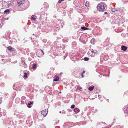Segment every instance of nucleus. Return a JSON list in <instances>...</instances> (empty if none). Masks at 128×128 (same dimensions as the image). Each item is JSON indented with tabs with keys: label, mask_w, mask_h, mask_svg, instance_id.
<instances>
[{
	"label": "nucleus",
	"mask_w": 128,
	"mask_h": 128,
	"mask_svg": "<svg viewBox=\"0 0 128 128\" xmlns=\"http://www.w3.org/2000/svg\"><path fill=\"white\" fill-rule=\"evenodd\" d=\"M97 8L99 11L102 12L104 11L105 9L104 5L103 4H99L98 5Z\"/></svg>",
	"instance_id": "obj_2"
},
{
	"label": "nucleus",
	"mask_w": 128,
	"mask_h": 128,
	"mask_svg": "<svg viewBox=\"0 0 128 128\" xmlns=\"http://www.w3.org/2000/svg\"><path fill=\"white\" fill-rule=\"evenodd\" d=\"M90 52L92 53L95 52H94V50H92L91 51H90L89 52Z\"/></svg>",
	"instance_id": "obj_18"
},
{
	"label": "nucleus",
	"mask_w": 128,
	"mask_h": 128,
	"mask_svg": "<svg viewBox=\"0 0 128 128\" xmlns=\"http://www.w3.org/2000/svg\"><path fill=\"white\" fill-rule=\"evenodd\" d=\"M94 88V86H90L88 88V90L90 91H92L93 90Z\"/></svg>",
	"instance_id": "obj_7"
},
{
	"label": "nucleus",
	"mask_w": 128,
	"mask_h": 128,
	"mask_svg": "<svg viewBox=\"0 0 128 128\" xmlns=\"http://www.w3.org/2000/svg\"><path fill=\"white\" fill-rule=\"evenodd\" d=\"M0 25H1L0 24Z\"/></svg>",
	"instance_id": "obj_33"
},
{
	"label": "nucleus",
	"mask_w": 128,
	"mask_h": 128,
	"mask_svg": "<svg viewBox=\"0 0 128 128\" xmlns=\"http://www.w3.org/2000/svg\"><path fill=\"white\" fill-rule=\"evenodd\" d=\"M31 18L34 20H35L36 18V17L34 15H32L31 17Z\"/></svg>",
	"instance_id": "obj_8"
},
{
	"label": "nucleus",
	"mask_w": 128,
	"mask_h": 128,
	"mask_svg": "<svg viewBox=\"0 0 128 128\" xmlns=\"http://www.w3.org/2000/svg\"><path fill=\"white\" fill-rule=\"evenodd\" d=\"M41 52L44 55V52H43V51L42 50H41Z\"/></svg>",
	"instance_id": "obj_23"
},
{
	"label": "nucleus",
	"mask_w": 128,
	"mask_h": 128,
	"mask_svg": "<svg viewBox=\"0 0 128 128\" xmlns=\"http://www.w3.org/2000/svg\"><path fill=\"white\" fill-rule=\"evenodd\" d=\"M59 79L58 77L57 76H55L54 77V81L56 82Z\"/></svg>",
	"instance_id": "obj_3"
},
{
	"label": "nucleus",
	"mask_w": 128,
	"mask_h": 128,
	"mask_svg": "<svg viewBox=\"0 0 128 128\" xmlns=\"http://www.w3.org/2000/svg\"><path fill=\"white\" fill-rule=\"evenodd\" d=\"M121 48L122 50L125 51L126 50L127 47L125 46H122Z\"/></svg>",
	"instance_id": "obj_5"
},
{
	"label": "nucleus",
	"mask_w": 128,
	"mask_h": 128,
	"mask_svg": "<svg viewBox=\"0 0 128 128\" xmlns=\"http://www.w3.org/2000/svg\"><path fill=\"white\" fill-rule=\"evenodd\" d=\"M94 38L90 40L91 43L92 44H94Z\"/></svg>",
	"instance_id": "obj_12"
},
{
	"label": "nucleus",
	"mask_w": 128,
	"mask_h": 128,
	"mask_svg": "<svg viewBox=\"0 0 128 128\" xmlns=\"http://www.w3.org/2000/svg\"><path fill=\"white\" fill-rule=\"evenodd\" d=\"M60 92V93H61V92Z\"/></svg>",
	"instance_id": "obj_32"
},
{
	"label": "nucleus",
	"mask_w": 128,
	"mask_h": 128,
	"mask_svg": "<svg viewBox=\"0 0 128 128\" xmlns=\"http://www.w3.org/2000/svg\"><path fill=\"white\" fill-rule=\"evenodd\" d=\"M104 14H107V12H104Z\"/></svg>",
	"instance_id": "obj_26"
},
{
	"label": "nucleus",
	"mask_w": 128,
	"mask_h": 128,
	"mask_svg": "<svg viewBox=\"0 0 128 128\" xmlns=\"http://www.w3.org/2000/svg\"><path fill=\"white\" fill-rule=\"evenodd\" d=\"M59 112L60 113H61L62 112H61V111H60V112Z\"/></svg>",
	"instance_id": "obj_28"
},
{
	"label": "nucleus",
	"mask_w": 128,
	"mask_h": 128,
	"mask_svg": "<svg viewBox=\"0 0 128 128\" xmlns=\"http://www.w3.org/2000/svg\"><path fill=\"white\" fill-rule=\"evenodd\" d=\"M64 0H59L58 1V2L59 3H60L62 1H63Z\"/></svg>",
	"instance_id": "obj_19"
},
{
	"label": "nucleus",
	"mask_w": 128,
	"mask_h": 128,
	"mask_svg": "<svg viewBox=\"0 0 128 128\" xmlns=\"http://www.w3.org/2000/svg\"><path fill=\"white\" fill-rule=\"evenodd\" d=\"M33 103V102H30V103H28V105H29V106H27L28 107V108H30L31 106H30V105H31V104H32Z\"/></svg>",
	"instance_id": "obj_9"
},
{
	"label": "nucleus",
	"mask_w": 128,
	"mask_h": 128,
	"mask_svg": "<svg viewBox=\"0 0 128 128\" xmlns=\"http://www.w3.org/2000/svg\"><path fill=\"white\" fill-rule=\"evenodd\" d=\"M65 113V112H62V114H64Z\"/></svg>",
	"instance_id": "obj_27"
},
{
	"label": "nucleus",
	"mask_w": 128,
	"mask_h": 128,
	"mask_svg": "<svg viewBox=\"0 0 128 128\" xmlns=\"http://www.w3.org/2000/svg\"><path fill=\"white\" fill-rule=\"evenodd\" d=\"M112 12H114L115 11V9L114 8H112Z\"/></svg>",
	"instance_id": "obj_20"
},
{
	"label": "nucleus",
	"mask_w": 128,
	"mask_h": 128,
	"mask_svg": "<svg viewBox=\"0 0 128 128\" xmlns=\"http://www.w3.org/2000/svg\"><path fill=\"white\" fill-rule=\"evenodd\" d=\"M81 75L82 76V78H83L84 77V76L83 75V73H81Z\"/></svg>",
	"instance_id": "obj_21"
},
{
	"label": "nucleus",
	"mask_w": 128,
	"mask_h": 128,
	"mask_svg": "<svg viewBox=\"0 0 128 128\" xmlns=\"http://www.w3.org/2000/svg\"><path fill=\"white\" fill-rule=\"evenodd\" d=\"M24 3V1H20V2H18V5L19 6H21Z\"/></svg>",
	"instance_id": "obj_4"
},
{
	"label": "nucleus",
	"mask_w": 128,
	"mask_h": 128,
	"mask_svg": "<svg viewBox=\"0 0 128 128\" xmlns=\"http://www.w3.org/2000/svg\"><path fill=\"white\" fill-rule=\"evenodd\" d=\"M24 77L27 78V74L26 73V72L24 73Z\"/></svg>",
	"instance_id": "obj_16"
},
{
	"label": "nucleus",
	"mask_w": 128,
	"mask_h": 128,
	"mask_svg": "<svg viewBox=\"0 0 128 128\" xmlns=\"http://www.w3.org/2000/svg\"><path fill=\"white\" fill-rule=\"evenodd\" d=\"M24 63L25 64V62H24Z\"/></svg>",
	"instance_id": "obj_30"
},
{
	"label": "nucleus",
	"mask_w": 128,
	"mask_h": 128,
	"mask_svg": "<svg viewBox=\"0 0 128 128\" xmlns=\"http://www.w3.org/2000/svg\"><path fill=\"white\" fill-rule=\"evenodd\" d=\"M36 65L35 64H33L32 65V68L34 69L36 68Z\"/></svg>",
	"instance_id": "obj_11"
},
{
	"label": "nucleus",
	"mask_w": 128,
	"mask_h": 128,
	"mask_svg": "<svg viewBox=\"0 0 128 128\" xmlns=\"http://www.w3.org/2000/svg\"><path fill=\"white\" fill-rule=\"evenodd\" d=\"M89 60V58H88L85 57L84 58V60L85 61H87L88 60Z\"/></svg>",
	"instance_id": "obj_15"
},
{
	"label": "nucleus",
	"mask_w": 128,
	"mask_h": 128,
	"mask_svg": "<svg viewBox=\"0 0 128 128\" xmlns=\"http://www.w3.org/2000/svg\"><path fill=\"white\" fill-rule=\"evenodd\" d=\"M85 72V71L84 70H83L82 71V73H83V74Z\"/></svg>",
	"instance_id": "obj_24"
},
{
	"label": "nucleus",
	"mask_w": 128,
	"mask_h": 128,
	"mask_svg": "<svg viewBox=\"0 0 128 128\" xmlns=\"http://www.w3.org/2000/svg\"><path fill=\"white\" fill-rule=\"evenodd\" d=\"M87 2H86V4H85V5L86 6H88L87 5Z\"/></svg>",
	"instance_id": "obj_22"
},
{
	"label": "nucleus",
	"mask_w": 128,
	"mask_h": 128,
	"mask_svg": "<svg viewBox=\"0 0 128 128\" xmlns=\"http://www.w3.org/2000/svg\"><path fill=\"white\" fill-rule=\"evenodd\" d=\"M91 55V56H94V55H93L92 54V55Z\"/></svg>",
	"instance_id": "obj_29"
},
{
	"label": "nucleus",
	"mask_w": 128,
	"mask_h": 128,
	"mask_svg": "<svg viewBox=\"0 0 128 128\" xmlns=\"http://www.w3.org/2000/svg\"><path fill=\"white\" fill-rule=\"evenodd\" d=\"M9 12V10L8 9L4 11V12L5 13H7Z\"/></svg>",
	"instance_id": "obj_14"
},
{
	"label": "nucleus",
	"mask_w": 128,
	"mask_h": 128,
	"mask_svg": "<svg viewBox=\"0 0 128 128\" xmlns=\"http://www.w3.org/2000/svg\"><path fill=\"white\" fill-rule=\"evenodd\" d=\"M7 49L8 50H9L11 51V50H12L14 49L12 48V47L10 46H8L7 48Z\"/></svg>",
	"instance_id": "obj_10"
},
{
	"label": "nucleus",
	"mask_w": 128,
	"mask_h": 128,
	"mask_svg": "<svg viewBox=\"0 0 128 128\" xmlns=\"http://www.w3.org/2000/svg\"><path fill=\"white\" fill-rule=\"evenodd\" d=\"M2 60H4V59H2Z\"/></svg>",
	"instance_id": "obj_31"
},
{
	"label": "nucleus",
	"mask_w": 128,
	"mask_h": 128,
	"mask_svg": "<svg viewBox=\"0 0 128 128\" xmlns=\"http://www.w3.org/2000/svg\"><path fill=\"white\" fill-rule=\"evenodd\" d=\"M48 112V109H45L44 110H42L41 111L42 113L40 115L38 116V118L40 120H42L43 117L45 116L46 115Z\"/></svg>",
	"instance_id": "obj_1"
},
{
	"label": "nucleus",
	"mask_w": 128,
	"mask_h": 128,
	"mask_svg": "<svg viewBox=\"0 0 128 128\" xmlns=\"http://www.w3.org/2000/svg\"><path fill=\"white\" fill-rule=\"evenodd\" d=\"M2 100H1L0 99V104H1V103L2 102Z\"/></svg>",
	"instance_id": "obj_25"
},
{
	"label": "nucleus",
	"mask_w": 128,
	"mask_h": 128,
	"mask_svg": "<svg viewBox=\"0 0 128 128\" xmlns=\"http://www.w3.org/2000/svg\"><path fill=\"white\" fill-rule=\"evenodd\" d=\"M80 111V110L78 108H75L74 110V111L76 113H78Z\"/></svg>",
	"instance_id": "obj_6"
},
{
	"label": "nucleus",
	"mask_w": 128,
	"mask_h": 128,
	"mask_svg": "<svg viewBox=\"0 0 128 128\" xmlns=\"http://www.w3.org/2000/svg\"><path fill=\"white\" fill-rule=\"evenodd\" d=\"M81 29L82 30H88V29L87 28H86L84 27H82Z\"/></svg>",
	"instance_id": "obj_13"
},
{
	"label": "nucleus",
	"mask_w": 128,
	"mask_h": 128,
	"mask_svg": "<svg viewBox=\"0 0 128 128\" xmlns=\"http://www.w3.org/2000/svg\"><path fill=\"white\" fill-rule=\"evenodd\" d=\"M74 105H72L71 107V108L72 109L74 108Z\"/></svg>",
	"instance_id": "obj_17"
}]
</instances>
